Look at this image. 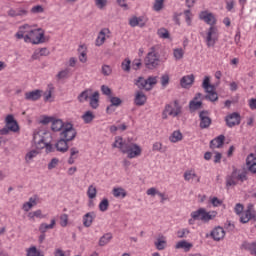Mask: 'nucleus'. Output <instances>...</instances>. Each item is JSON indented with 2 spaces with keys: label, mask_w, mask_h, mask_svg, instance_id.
I'll use <instances>...</instances> for the list:
<instances>
[{
  "label": "nucleus",
  "mask_w": 256,
  "mask_h": 256,
  "mask_svg": "<svg viewBox=\"0 0 256 256\" xmlns=\"http://www.w3.org/2000/svg\"><path fill=\"white\" fill-rule=\"evenodd\" d=\"M99 209L102 211V213H105L107 209H109V200L107 198L102 199V201L99 204Z\"/></svg>",
  "instance_id": "nucleus-49"
},
{
  "label": "nucleus",
  "mask_w": 256,
  "mask_h": 256,
  "mask_svg": "<svg viewBox=\"0 0 256 256\" xmlns=\"http://www.w3.org/2000/svg\"><path fill=\"white\" fill-rule=\"evenodd\" d=\"M163 239L165 238L161 236L157 238L156 242H154V245L158 251H163L167 247V241Z\"/></svg>",
  "instance_id": "nucleus-33"
},
{
  "label": "nucleus",
  "mask_w": 256,
  "mask_h": 256,
  "mask_svg": "<svg viewBox=\"0 0 256 256\" xmlns=\"http://www.w3.org/2000/svg\"><path fill=\"white\" fill-rule=\"evenodd\" d=\"M246 167L250 173L256 175V154L250 153L246 158Z\"/></svg>",
  "instance_id": "nucleus-15"
},
{
  "label": "nucleus",
  "mask_w": 256,
  "mask_h": 256,
  "mask_svg": "<svg viewBox=\"0 0 256 256\" xmlns=\"http://www.w3.org/2000/svg\"><path fill=\"white\" fill-rule=\"evenodd\" d=\"M243 209H245L243 204L237 203L234 208V211H235L236 215H241L243 213Z\"/></svg>",
  "instance_id": "nucleus-59"
},
{
  "label": "nucleus",
  "mask_w": 256,
  "mask_h": 256,
  "mask_svg": "<svg viewBox=\"0 0 256 256\" xmlns=\"http://www.w3.org/2000/svg\"><path fill=\"white\" fill-rule=\"evenodd\" d=\"M101 91H102L103 95H111V88H109V86L102 85Z\"/></svg>",
  "instance_id": "nucleus-64"
},
{
  "label": "nucleus",
  "mask_w": 256,
  "mask_h": 256,
  "mask_svg": "<svg viewBox=\"0 0 256 256\" xmlns=\"http://www.w3.org/2000/svg\"><path fill=\"white\" fill-rule=\"evenodd\" d=\"M43 11H45V9L41 5L34 6L30 10L34 15H37V13H43Z\"/></svg>",
  "instance_id": "nucleus-56"
},
{
  "label": "nucleus",
  "mask_w": 256,
  "mask_h": 256,
  "mask_svg": "<svg viewBox=\"0 0 256 256\" xmlns=\"http://www.w3.org/2000/svg\"><path fill=\"white\" fill-rule=\"evenodd\" d=\"M190 233H191V231H189V229L184 228V229H182V230H178V231H177V237H178V239H184V238L187 237Z\"/></svg>",
  "instance_id": "nucleus-52"
},
{
  "label": "nucleus",
  "mask_w": 256,
  "mask_h": 256,
  "mask_svg": "<svg viewBox=\"0 0 256 256\" xmlns=\"http://www.w3.org/2000/svg\"><path fill=\"white\" fill-rule=\"evenodd\" d=\"M27 256H43V254L37 250V247L32 246L27 250Z\"/></svg>",
  "instance_id": "nucleus-48"
},
{
  "label": "nucleus",
  "mask_w": 256,
  "mask_h": 256,
  "mask_svg": "<svg viewBox=\"0 0 256 256\" xmlns=\"http://www.w3.org/2000/svg\"><path fill=\"white\" fill-rule=\"evenodd\" d=\"M9 17H25L27 15V10L23 8H18V9H10L8 11Z\"/></svg>",
  "instance_id": "nucleus-29"
},
{
  "label": "nucleus",
  "mask_w": 256,
  "mask_h": 256,
  "mask_svg": "<svg viewBox=\"0 0 256 256\" xmlns=\"http://www.w3.org/2000/svg\"><path fill=\"white\" fill-rule=\"evenodd\" d=\"M191 217L193 219H200V221H203L204 223H209V221H213V219L217 217V212H207L205 208H199L191 213Z\"/></svg>",
  "instance_id": "nucleus-6"
},
{
  "label": "nucleus",
  "mask_w": 256,
  "mask_h": 256,
  "mask_svg": "<svg viewBox=\"0 0 256 256\" xmlns=\"http://www.w3.org/2000/svg\"><path fill=\"white\" fill-rule=\"evenodd\" d=\"M237 181H239V172L237 170H233L231 175L226 178V187H234L237 185Z\"/></svg>",
  "instance_id": "nucleus-17"
},
{
  "label": "nucleus",
  "mask_w": 256,
  "mask_h": 256,
  "mask_svg": "<svg viewBox=\"0 0 256 256\" xmlns=\"http://www.w3.org/2000/svg\"><path fill=\"white\" fill-rule=\"evenodd\" d=\"M184 15L187 25L191 26V10H185Z\"/></svg>",
  "instance_id": "nucleus-61"
},
{
  "label": "nucleus",
  "mask_w": 256,
  "mask_h": 256,
  "mask_svg": "<svg viewBox=\"0 0 256 256\" xmlns=\"http://www.w3.org/2000/svg\"><path fill=\"white\" fill-rule=\"evenodd\" d=\"M205 41L207 47H215V44L219 41V29H217V26H210L207 30Z\"/></svg>",
  "instance_id": "nucleus-8"
},
{
  "label": "nucleus",
  "mask_w": 256,
  "mask_h": 256,
  "mask_svg": "<svg viewBox=\"0 0 256 256\" xmlns=\"http://www.w3.org/2000/svg\"><path fill=\"white\" fill-rule=\"evenodd\" d=\"M67 140L60 138L55 144L56 150L60 153H67L69 151V144H67Z\"/></svg>",
  "instance_id": "nucleus-24"
},
{
  "label": "nucleus",
  "mask_w": 256,
  "mask_h": 256,
  "mask_svg": "<svg viewBox=\"0 0 256 256\" xmlns=\"http://www.w3.org/2000/svg\"><path fill=\"white\" fill-rule=\"evenodd\" d=\"M193 83H195V75L193 74L186 75L182 77L180 80V85L181 87H183V89H187L188 87H191Z\"/></svg>",
  "instance_id": "nucleus-18"
},
{
  "label": "nucleus",
  "mask_w": 256,
  "mask_h": 256,
  "mask_svg": "<svg viewBox=\"0 0 256 256\" xmlns=\"http://www.w3.org/2000/svg\"><path fill=\"white\" fill-rule=\"evenodd\" d=\"M199 119H200V129H209L211 127V117H209L208 110H202L199 112Z\"/></svg>",
  "instance_id": "nucleus-10"
},
{
  "label": "nucleus",
  "mask_w": 256,
  "mask_h": 256,
  "mask_svg": "<svg viewBox=\"0 0 256 256\" xmlns=\"http://www.w3.org/2000/svg\"><path fill=\"white\" fill-rule=\"evenodd\" d=\"M173 55L176 61H180V59H183V56L185 55V51H183L182 48H175L173 50Z\"/></svg>",
  "instance_id": "nucleus-45"
},
{
  "label": "nucleus",
  "mask_w": 256,
  "mask_h": 256,
  "mask_svg": "<svg viewBox=\"0 0 256 256\" xmlns=\"http://www.w3.org/2000/svg\"><path fill=\"white\" fill-rule=\"evenodd\" d=\"M101 73L104 75V77H109V75L113 73V69H111V66L104 64L102 66Z\"/></svg>",
  "instance_id": "nucleus-47"
},
{
  "label": "nucleus",
  "mask_w": 256,
  "mask_h": 256,
  "mask_svg": "<svg viewBox=\"0 0 256 256\" xmlns=\"http://www.w3.org/2000/svg\"><path fill=\"white\" fill-rule=\"evenodd\" d=\"M45 136L34 134V142L36 143L37 149H46V153H53L55 148L51 144V134L44 133Z\"/></svg>",
  "instance_id": "nucleus-2"
},
{
  "label": "nucleus",
  "mask_w": 256,
  "mask_h": 256,
  "mask_svg": "<svg viewBox=\"0 0 256 256\" xmlns=\"http://www.w3.org/2000/svg\"><path fill=\"white\" fill-rule=\"evenodd\" d=\"M75 137H77V130L74 129L73 124H65L64 128L60 132V139H63L69 143V141H73Z\"/></svg>",
  "instance_id": "nucleus-9"
},
{
  "label": "nucleus",
  "mask_w": 256,
  "mask_h": 256,
  "mask_svg": "<svg viewBox=\"0 0 256 256\" xmlns=\"http://www.w3.org/2000/svg\"><path fill=\"white\" fill-rule=\"evenodd\" d=\"M211 237L214 239V241H221V239L225 237V230L223 227L218 226L211 232Z\"/></svg>",
  "instance_id": "nucleus-20"
},
{
  "label": "nucleus",
  "mask_w": 256,
  "mask_h": 256,
  "mask_svg": "<svg viewBox=\"0 0 256 256\" xmlns=\"http://www.w3.org/2000/svg\"><path fill=\"white\" fill-rule=\"evenodd\" d=\"M33 35V33H37V31H33V28L29 24H24L19 27L18 32L16 33L15 37L17 39H23L25 35Z\"/></svg>",
  "instance_id": "nucleus-14"
},
{
  "label": "nucleus",
  "mask_w": 256,
  "mask_h": 256,
  "mask_svg": "<svg viewBox=\"0 0 256 256\" xmlns=\"http://www.w3.org/2000/svg\"><path fill=\"white\" fill-rule=\"evenodd\" d=\"M134 85L140 90L145 89V91H151L153 85H157V77L150 76L148 79H145L143 76H140L135 80Z\"/></svg>",
  "instance_id": "nucleus-7"
},
{
  "label": "nucleus",
  "mask_w": 256,
  "mask_h": 256,
  "mask_svg": "<svg viewBox=\"0 0 256 256\" xmlns=\"http://www.w3.org/2000/svg\"><path fill=\"white\" fill-rule=\"evenodd\" d=\"M82 119H83L84 123L89 124L93 121V119H95V114H93V112H91V111H86L83 114Z\"/></svg>",
  "instance_id": "nucleus-40"
},
{
  "label": "nucleus",
  "mask_w": 256,
  "mask_h": 256,
  "mask_svg": "<svg viewBox=\"0 0 256 256\" xmlns=\"http://www.w3.org/2000/svg\"><path fill=\"white\" fill-rule=\"evenodd\" d=\"M112 195H114L115 197L125 198L127 197V192L125 191V189L118 187V188H113Z\"/></svg>",
  "instance_id": "nucleus-39"
},
{
  "label": "nucleus",
  "mask_w": 256,
  "mask_h": 256,
  "mask_svg": "<svg viewBox=\"0 0 256 256\" xmlns=\"http://www.w3.org/2000/svg\"><path fill=\"white\" fill-rule=\"evenodd\" d=\"M254 217L255 214H247L246 212H244V215L240 217V223H249V221H251V219H253Z\"/></svg>",
  "instance_id": "nucleus-50"
},
{
  "label": "nucleus",
  "mask_w": 256,
  "mask_h": 256,
  "mask_svg": "<svg viewBox=\"0 0 256 256\" xmlns=\"http://www.w3.org/2000/svg\"><path fill=\"white\" fill-rule=\"evenodd\" d=\"M121 68L125 73H129V71H131V60L129 58H125L121 63Z\"/></svg>",
  "instance_id": "nucleus-43"
},
{
  "label": "nucleus",
  "mask_w": 256,
  "mask_h": 256,
  "mask_svg": "<svg viewBox=\"0 0 256 256\" xmlns=\"http://www.w3.org/2000/svg\"><path fill=\"white\" fill-rule=\"evenodd\" d=\"M225 143V135H219L210 141V149H221Z\"/></svg>",
  "instance_id": "nucleus-19"
},
{
  "label": "nucleus",
  "mask_w": 256,
  "mask_h": 256,
  "mask_svg": "<svg viewBox=\"0 0 256 256\" xmlns=\"http://www.w3.org/2000/svg\"><path fill=\"white\" fill-rule=\"evenodd\" d=\"M134 103L135 105H137L138 107H142V105H144L145 103H147V96L141 92L138 91L136 93L135 99H134Z\"/></svg>",
  "instance_id": "nucleus-25"
},
{
  "label": "nucleus",
  "mask_w": 256,
  "mask_h": 256,
  "mask_svg": "<svg viewBox=\"0 0 256 256\" xmlns=\"http://www.w3.org/2000/svg\"><path fill=\"white\" fill-rule=\"evenodd\" d=\"M199 19L207 23V25H211V27H215L217 23V19H215V15L213 13H209L207 11H202L199 15Z\"/></svg>",
  "instance_id": "nucleus-13"
},
{
  "label": "nucleus",
  "mask_w": 256,
  "mask_h": 256,
  "mask_svg": "<svg viewBox=\"0 0 256 256\" xmlns=\"http://www.w3.org/2000/svg\"><path fill=\"white\" fill-rule=\"evenodd\" d=\"M87 195L89 199H95L97 197V188H95L93 185H90L87 191Z\"/></svg>",
  "instance_id": "nucleus-46"
},
{
  "label": "nucleus",
  "mask_w": 256,
  "mask_h": 256,
  "mask_svg": "<svg viewBox=\"0 0 256 256\" xmlns=\"http://www.w3.org/2000/svg\"><path fill=\"white\" fill-rule=\"evenodd\" d=\"M161 85L162 87H167V85H169V74H164L161 76Z\"/></svg>",
  "instance_id": "nucleus-58"
},
{
  "label": "nucleus",
  "mask_w": 256,
  "mask_h": 256,
  "mask_svg": "<svg viewBox=\"0 0 256 256\" xmlns=\"http://www.w3.org/2000/svg\"><path fill=\"white\" fill-rule=\"evenodd\" d=\"M65 128V124L63 123V120L54 118L52 120L51 129L54 132L61 131V129Z\"/></svg>",
  "instance_id": "nucleus-30"
},
{
  "label": "nucleus",
  "mask_w": 256,
  "mask_h": 256,
  "mask_svg": "<svg viewBox=\"0 0 256 256\" xmlns=\"http://www.w3.org/2000/svg\"><path fill=\"white\" fill-rule=\"evenodd\" d=\"M43 91L37 89L30 92L25 93L26 101H39L41 99Z\"/></svg>",
  "instance_id": "nucleus-16"
},
{
  "label": "nucleus",
  "mask_w": 256,
  "mask_h": 256,
  "mask_svg": "<svg viewBox=\"0 0 256 256\" xmlns=\"http://www.w3.org/2000/svg\"><path fill=\"white\" fill-rule=\"evenodd\" d=\"M30 219H33L35 217H37L38 219H43V212L39 209V210H36L34 212H30L29 215Z\"/></svg>",
  "instance_id": "nucleus-53"
},
{
  "label": "nucleus",
  "mask_w": 256,
  "mask_h": 256,
  "mask_svg": "<svg viewBox=\"0 0 256 256\" xmlns=\"http://www.w3.org/2000/svg\"><path fill=\"white\" fill-rule=\"evenodd\" d=\"M37 155H39V151L37 150H31L28 152L25 156L26 163H31V161H33Z\"/></svg>",
  "instance_id": "nucleus-44"
},
{
  "label": "nucleus",
  "mask_w": 256,
  "mask_h": 256,
  "mask_svg": "<svg viewBox=\"0 0 256 256\" xmlns=\"http://www.w3.org/2000/svg\"><path fill=\"white\" fill-rule=\"evenodd\" d=\"M56 224H57V221L55 219H52L50 224L41 223L38 228V231L40 233H47V231H49V229H55Z\"/></svg>",
  "instance_id": "nucleus-27"
},
{
  "label": "nucleus",
  "mask_w": 256,
  "mask_h": 256,
  "mask_svg": "<svg viewBox=\"0 0 256 256\" xmlns=\"http://www.w3.org/2000/svg\"><path fill=\"white\" fill-rule=\"evenodd\" d=\"M97 217V214L95 212H88L83 216V225L84 227H91L93 225V221H95V218Z\"/></svg>",
  "instance_id": "nucleus-23"
},
{
  "label": "nucleus",
  "mask_w": 256,
  "mask_h": 256,
  "mask_svg": "<svg viewBox=\"0 0 256 256\" xmlns=\"http://www.w3.org/2000/svg\"><path fill=\"white\" fill-rule=\"evenodd\" d=\"M227 127L233 128L236 125H241V114L234 112L225 117Z\"/></svg>",
  "instance_id": "nucleus-11"
},
{
  "label": "nucleus",
  "mask_w": 256,
  "mask_h": 256,
  "mask_svg": "<svg viewBox=\"0 0 256 256\" xmlns=\"http://www.w3.org/2000/svg\"><path fill=\"white\" fill-rule=\"evenodd\" d=\"M107 33H109V28H104L99 32L98 37L95 41L96 47H101V45L105 43V35H107Z\"/></svg>",
  "instance_id": "nucleus-26"
},
{
  "label": "nucleus",
  "mask_w": 256,
  "mask_h": 256,
  "mask_svg": "<svg viewBox=\"0 0 256 256\" xmlns=\"http://www.w3.org/2000/svg\"><path fill=\"white\" fill-rule=\"evenodd\" d=\"M59 165V160L57 158H52L50 163H48V169L51 171V169H55Z\"/></svg>",
  "instance_id": "nucleus-57"
},
{
  "label": "nucleus",
  "mask_w": 256,
  "mask_h": 256,
  "mask_svg": "<svg viewBox=\"0 0 256 256\" xmlns=\"http://www.w3.org/2000/svg\"><path fill=\"white\" fill-rule=\"evenodd\" d=\"M5 123V127L0 129V135H9V131H12V133H19V123L15 120V117L12 114L6 116Z\"/></svg>",
  "instance_id": "nucleus-5"
},
{
  "label": "nucleus",
  "mask_w": 256,
  "mask_h": 256,
  "mask_svg": "<svg viewBox=\"0 0 256 256\" xmlns=\"http://www.w3.org/2000/svg\"><path fill=\"white\" fill-rule=\"evenodd\" d=\"M146 21L143 19V17H137L133 16L132 18L129 19V25L130 27H145Z\"/></svg>",
  "instance_id": "nucleus-21"
},
{
  "label": "nucleus",
  "mask_w": 256,
  "mask_h": 256,
  "mask_svg": "<svg viewBox=\"0 0 256 256\" xmlns=\"http://www.w3.org/2000/svg\"><path fill=\"white\" fill-rule=\"evenodd\" d=\"M201 107H203L202 101L191 100L189 102V109H190L191 113H193L194 111H198V109H201Z\"/></svg>",
  "instance_id": "nucleus-36"
},
{
  "label": "nucleus",
  "mask_w": 256,
  "mask_h": 256,
  "mask_svg": "<svg viewBox=\"0 0 256 256\" xmlns=\"http://www.w3.org/2000/svg\"><path fill=\"white\" fill-rule=\"evenodd\" d=\"M160 63L159 54L157 53V47L152 46L150 51L147 53L146 57L144 58V65L146 69H157Z\"/></svg>",
  "instance_id": "nucleus-3"
},
{
  "label": "nucleus",
  "mask_w": 256,
  "mask_h": 256,
  "mask_svg": "<svg viewBox=\"0 0 256 256\" xmlns=\"http://www.w3.org/2000/svg\"><path fill=\"white\" fill-rule=\"evenodd\" d=\"M92 90L91 89H86L83 92H81L78 95V101L79 103H85V101H89L91 99V94Z\"/></svg>",
  "instance_id": "nucleus-31"
},
{
  "label": "nucleus",
  "mask_w": 256,
  "mask_h": 256,
  "mask_svg": "<svg viewBox=\"0 0 256 256\" xmlns=\"http://www.w3.org/2000/svg\"><path fill=\"white\" fill-rule=\"evenodd\" d=\"M90 107L92 109H97L99 107V92L96 91L90 96Z\"/></svg>",
  "instance_id": "nucleus-32"
},
{
  "label": "nucleus",
  "mask_w": 256,
  "mask_h": 256,
  "mask_svg": "<svg viewBox=\"0 0 256 256\" xmlns=\"http://www.w3.org/2000/svg\"><path fill=\"white\" fill-rule=\"evenodd\" d=\"M202 87L204 88L205 93H207L203 99H206V101H211L212 103L218 101L219 95L215 91V86L211 84V78H209V76L204 77Z\"/></svg>",
  "instance_id": "nucleus-4"
},
{
  "label": "nucleus",
  "mask_w": 256,
  "mask_h": 256,
  "mask_svg": "<svg viewBox=\"0 0 256 256\" xmlns=\"http://www.w3.org/2000/svg\"><path fill=\"white\" fill-rule=\"evenodd\" d=\"M77 155H79V149L76 147H72L70 149V157L68 159V164L73 165L75 163V159H77Z\"/></svg>",
  "instance_id": "nucleus-37"
},
{
  "label": "nucleus",
  "mask_w": 256,
  "mask_h": 256,
  "mask_svg": "<svg viewBox=\"0 0 256 256\" xmlns=\"http://www.w3.org/2000/svg\"><path fill=\"white\" fill-rule=\"evenodd\" d=\"M165 7V0H154L153 10L159 13Z\"/></svg>",
  "instance_id": "nucleus-42"
},
{
  "label": "nucleus",
  "mask_w": 256,
  "mask_h": 256,
  "mask_svg": "<svg viewBox=\"0 0 256 256\" xmlns=\"http://www.w3.org/2000/svg\"><path fill=\"white\" fill-rule=\"evenodd\" d=\"M111 239H113V234L111 232H108L104 234L98 242L99 247H105V245H109L111 243Z\"/></svg>",
  "instance_id": "nucleus-28"
},
{
  "label": "nucleus",
  "mask_w": 256,
  "mask_h": 256,
  "mask_svg": "<svg viewBox=\"0 0 256 256\" xmlns=\"http://www.w3.org/2000/svg\"><path fill=\"white\" fill-rule=\"evenodd\" d=\"M243 249L249 251L251 255L256 256V242H245L242 244Z\"/></svg>",
  "instance_id": "nucleus-35"
},
{
  "label": "nucleus",
  "mask_w": 256,
  "mask_h": 256,
  "mask_svg": "<svg viewBox=\"0 0 256 256\" xmlns=\"http://www.w3.org/2000/svg\"><path fill=\"white\" fill-rule=\"evenodd\" d=\"M110 103L111 104L106 108L107 113H113L115 111L113 107H119L121 103H123V100H121L119 97L112 96L110 98Z\"/></svg>",
  "instance_id": "nucleus-22"
},
{
  "label": "nucleus",
  "mask_w": 256,
  "mask_h": 256,
  "mask_svg": "<svg viewBox=\"0 0 256 256\" xmlns=\"http://www.w3.org/2000/svg\"><path fill=\"white\" fill-rule=\"evenodd\" d=\"M112 147L119 149L121 153H126L128 159H135V157L141 156L142 149L140 145L133 143L131 139L123 140V137L118 136L115 138V142Z\"/></svg>",
  "instance_id": "nucleus-1"
},
{
  "label": "nucleus",
  "mask_w": 256,
  "mask_h": 256,
  "mask_svg": "<svg viewBox=\"0 0 256 256\" xmlns=\"http://www.w3.org/2000/svg\"><path fill=\"white\" fill-rule=\"evenodd\" d=\"M169 141H171V143H179V141H183V134L181 131L176 130L169 137Z\"/></svg>",
  "instance_id": "nucleus-34"
},
{
  "label": "nucleus",
  "mask_w": 256,
  "mask_h": 256,
  "mask_svg": "<svg viewBox=\"0 0 256 256\" xmlns=\"http://www.w3.org/2000/svg\"><path fill=\"white\" fill-rule=\"evenodd\" d=\"M226 231H235V224L231 223V221H227L224 225Z\"/></svg>",
  "instance_id": "nucleus-62"
},
{
  "label": "nucleus",
  "mask_w": 256,
  "mask_h": 256,
  "mask_svg": "<svg viewBox=\"0 0 256 256\" xmlns=\"http://www.w3.org/2000/svg\"><path fill=\"white\" fill-rule=\"evenodd\" d=\"M32 31H36V33L31 34L30 37L32 38L33 45H39L41 43H45V33L41 32V28L32 29Z\"/></svg>",
  "instance_id": "nucleus-12"
},
{
  "label": "nucleus",
  "mask_w": 256,
  "mask_h": 256,
  "mask_svg": "<svg viewBox=\"0 0 256 256\" xmlns=\"http://www.w3.org/2000/svg\"><path fill=\"white\" fill-rule=\"evenodd\" d=\"M191 247H193V244H191L185 240H181L176 244V249H185V251H189V249H191Z\"/></svg>",
  "instance_id": "nucleus-38"
},
{
  "label": "nucleus",
  "mask_w": 256,
  "mask_h": 256,
  "mask_svg": "<svg viewBox=\"0 0 256 256\" xmlns=\"http://www.w3.org/2000/svg\"><path fill=\"white\" fill-rule=\"evenodd\" d=\"M157 35L160 39H169L171 35L169 34V30L166 28H160L157 30Z\"/></svg>",
  "instance_id": "nucleus-41"
},
{
  "label": "nucleus",
  "mask_w": 256,
  "mask_h": 256,
  "mask_svg": "<svg viewBox=\"0 0 256 256\" xmlns=\"http://www.w3.org/2000/svg\"><path fill=\"white\" fill-rule=\"evenodd\" d=\"M98 9H105L107 7V0H94Z\"/></svg>",
  "instance_id": "nucleus-55"
},
{
  "label": "nucleus",
  "mask_w": 256,
  "mask_h": 256,
  "mask_svg": "<svg viewBox=\"0 0 256 256\" xmlns=\"http://www.w3.org/2000/svg\"><path fill=\"white\" fill-rule=\"evenodd\" d=\"M142 65H143V63L141 62V59H136V60L133 61V69L135 71L140 69Z\"/></svg>",
  "instance_id": "nucleus-63"
},
{
  "label": "nucleus",
  "mask_w": 256,
  "mask_h": 256,
  "mask_svg": "<svg viewBox=\"0 0 256 256\" xmlns=\"http://www.w3.org/2000/svg\"><path fill=\"white\" fill-rule=\"evenodd\" d=\"M57 79L61 80V79H68L69 78V69L66 68L64 70H61L60 72H58V74L56 75Z\"/></svg>",
  "instance_id": "nucleus-51"
},
{
  "label": "nucleus",
  "mask_w": 256,
  "mask_h": 256,
  "mask_svg": "<svg viewBox=\"0 0 256 256\" xmlns=\"http://www.w3.org/2000/svg\"><path fill=\"white\" fill-rule=\"evenodd\" d=\"M38 50V53H40V57H47L48 55H50V51L49 49L47 48H40V49H37Z\"/></svg>",
  "instance_id": "nucleus-60"
},
{
  "label": "nucleus",
  "mask_w": 256,
  "mask_h": 256,
  "mask_svg": "<svg viewBox=\"0 0 256 256\" xmlns=\"http://www.w3.org/2000/svg\"><path fill=\"white\" fill-rule=\"evenodd\" d=\"M68 223H69V216L67 214H62L60 216V225H61V227H67Z\"/></svg>",
  "instance_id": "nucleus-54"
}]
</instances>
